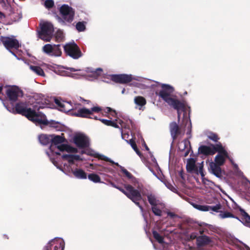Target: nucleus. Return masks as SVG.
<instances>
[{
	"instance_id": "nucleus-1",
	"label": "nucleus",
	"mask_w": 250,
	"mask_h": 250,
	"mask_svg": "<svg viewBox=\"0 0 250 250\" xmlns=\"http://www.w3.org/2000/svg\"><path fill=\"white\" fill-rule=\"evenodd\" d=\"M48 101L41 94H35L27 103H19L15 107L4 106L12 113H19L25 116L30 121L36 124L46 125L47 124L44 114L38 110L45 106Z\"/></svg>"
},
{
	"instance_id": "nucleus-2",
	"label": "nucleus",
	"mask_w": 250,
	"mask_h": 250,
	"mask_svg": "<svg viewBox=\"0 0 250 250\" xmlns=\"http://www.w3.org/2000/svg\"><path fill=\"white\" fill-rule=\"evenodd\" d=\"M55 103L59 107V110L64 112H69L71 115L82 118H88L97 120L96 116H93V113H99L102 110L101 108L98 106H93L90 109L83 107L79 104H72L70 102L55 100Z\"/></svg>"
},
{
	"instance_id": "nucleus-3",
	"label": "nucleus",
	"mask_w": 250,
	"mask_h": 250,
	"mask_svg": "<svg viewBox=\"0 0 250 250\" xmlns=\"http://www.w3.org/2000/svg\"><path fill=\"white\" fill-rule=\"evenodd\" d=\"M103 72L100 68L94 69L87 67L85 69H77L73 67H65L60 66L57 70L59 75L62 76L72 77L74 79L84 78L89 81L97 79Z\"/></svg>"
},
{
	"instance_id": "nucleus-4",
	"label": "nucleus",
	"mask_w": 250,
	"mask_h": 250,
	"mask_svg": "<svg viewBox=\"0 0 250 250\" xmlns=\"http://www.w3.org/2000/svg\"><path fill=\"white\" fill-rule=\"evenodd\" d=\"M161 89L158 95L168 105L176 109L177 112L178 120L180 118V111L186 112V104L183 101H181L173 96L174 88L169 84H159Z\"/></svg>"
},
{
	"instance_id": "nucleus-5",
	"label": "nucleus",
	"mask_w": 250,
	"mask_h": 250,
	"mask_svg": "<svg viewBox=\"0 0 250 250\" xmlns=\"http://www.w3.org/2000/svg\"><path fill=\"white\" fill-rule=\"evenodd\" d=\"M51 144L49 148V150L46 151V154L50 158L52 163L57 166V164L55 160L61 155V152L64 151L68 152H75V148H73L68 146L62 144L64 139L59 135H51Z\"/></svg>"
},
{
	"instance_id": "nucleus-6",
	"label": "nucleus",
	"mask_w": 250,
	"mask_h": 250,
	"mask_svg": "<svg viewBox=\"0 0 250 250\" xmlns=\"http://www.w3.org/2000/svg\"><path fill=\"white\" fill-rule=\"evenodd\" d=\"M62 158L67 161V163H63V167L57 165L56 167L58 168L67 175H69V174L72 173L74 176L78 179L84 180L87 178V173L83 169L80 168L72 169L71 167V165L74 164L75 161H78L81 159L79 155L63 154Z\"/></svg>"
},
{
	"instance_id": "nucleus-7",
	"label": "nucleus",
	"mask_w": 250,
	"mask_h": 250,
	"mask_svg": "<svg viewBox=\"0 0 250 250\" xmlns=\"http://www.w3.org/2000/svg\"><path fill=\"white\" fill-rule=\"evenodd\" d=\"M216 200L213 199L211 200L207 199L206 202L208 204H216L214 206H208V205H201L199 204H193V207L202 211H210L211 214H214V212L219 213L218 217L221 219H225L226 218H236L238 219L236 216L234 215L231 212L228 211L222 210V206L220 203L216 202Z\"/></svg>"
},
{
	"instance_id": "nucleus-8",
	"label": "nucleus",
	"mask_w": 250,
	"mask_h": 250,
	"mask_svg": "<svg viewBox=\"0 0 250 250\" xmlns=\"http://www.w3.org/2000/svg\"><path fill=\"white\" fill-rule=\"evenodd\" d=\"M100 121L104 125L120 128L123 138H125V134L128 135L129 133L132 134V130L135 128L134 123L129 119L124 118L123 120L118 119L115 121L101 119Z\"/></svg>"
},
{
	"instance_id": "nucleus-9",
	"label": "nucleus",
	"mask_w": 250,
	"mask_h": 250,
	"mask_svg": "<svg viewBox=\"0 0 250 250\" xmlns=\"http://www.w3.org/2000/svg\"><path fill=\"white\" fill-rule=\"evenodd\" d=\"M217 152L218 154L214 158L215 162L221 166L225 163L227 159H229L233 166V170L235 174L239 177L243 176V172L239 169L238 165L229 157L227 149L220 143L217 144Z\"/></svg>"
},
{
	"instance_id": "nucleus-10",
	"label": "nucleus",
	"mask_w": 250,
	"mask_h": 250,
	"mask_svg": "<svg viewBox=\"0 0 250 250\" xmlns=\"http://www.w3.org/2000/svg\"><path fill=\"white\" fill-rule=\"evenodd\" d=\"M60 12L62 18L57 16L56 17L58 21L62 25L66 23H70L74 20L75 10L67 4H63L60 8Z\"/></svg>"
},
{
	"instance_id": "nucleus-11",
	"label": "nucleus",
	"mask_w": 250,
	"mask_h": 250,
	"mask_svg": "<svg viewBox=\"0 0 250 250\" xmlns=\"http://www.w3.org/2000/svg\"><path fill=\"white\" fill-rule=\"evenodd\" d=\"M125 188L126 190L119 187L118 189L125 194L128 198L130 199L136 205H137L142 211H143V208L140 205L139 201L142 198L140 191L138 189H134L131 186L125 185Z\"/></svg>"
},
{
	"instance_id": "nucleus-12",
	"label": "nucleus",
	"mask_w": 250,
	"mask_h": 250,
	"mask_svg": "<svg viewBox=\"0 0 250 250\" xmlns=\"http://www.w3.org/2000/svg\"><path fill=\"white\" fill-rule=\"evenodd\" d=\"M230 202L228 201H226V205L227 207L229 209V210H227L228 211H230L232 213V214L235 215L233 212V210H238L239 209L240 211V215L242 216V219L240 220L238 217H237L238 219H237L239 221L243 223L246 225H248L250 223V216L245 211L241 208L234 201V200L229 198ZM223 211H225V210H222ZM236 219V218H235Z\"/></svg>"
},
{
	"instance_id": "nucleus-13",
	"label": "nucleus",
	"mask_w": 250,
	"mask_h": 250,
	"mask_svg": "<svg viewBox=\"0 0 250 250\" xmlns=\"http://www.w3.org/2000/svg\"><path fill=\"white\" fill-rule=\"evenodd\" d=\"M41 30L38 31V37L42 40L49 42L51 40L54 32L53 25L49 22L40 24Z\"/></svg>"
},
{
	"instance_id": "nucleus-14",
	"label": "nucleus",
	"mask_w": 250,
	"mask_h": 250,
	"mask_svg": "<svg viewBox=\"0 0 250 250\" xmlns=\"http://www.w3.org/2000/svg\"><path fill=\"white\" fill-rule=\"evenodd\" d=\"M186 168L188 172L201 175L202 177L204 176L203 172V162L196 163V160L194 158H189L187 160Z\"/></svg>"
},
{
	"instance_id": "nucleus-15",
	"label": "nucleus",
	"mask_w": 250,
	"mask_h": 250,
	"mask_svg": "<svg viewBox=\"0 0 250 250\" xmlns=\"http://www.w3.org/2000/svg\"><path fill=\"white\" fill-rule=\"evenodd\" d=\"M111 79L116 82L121 83H126L131 82L132 80H135L140 82H144V81H149L141 77L136 76L132 77L131 75L119 74L112 75L110 76Z\"/></svg>"
},
{
	"instance_id": "nucleus-16",
	"label": "nucleus",
	"mask_w": 250,
	"mask_h": 250,
	"mask_svg": "<svg viewBox=\"0 0 250 250\" xmlns=\"http://www.w3.org/2000/svg\"><path fill=\"white\" fill-rule=\"evenodd\" d=\"M84 153L87 154L88 155L90 156H93L95 157L98 158L101 160H104L105 161L109 162L112 164H115L117 166L119 167L122 170V171L126 175L127 177H128L129 179L132 178V175L126 170L125 169L124 167L119 165L117 163H115L114 161L111 160L110 158H108L107 157L99 154L95 152V151L91 149H86Z\"/></svg>"
},
{
	"instance_id": "nucleus-17",
	"label": "nucleus",
	"mask_w": 250,
	"mask_h": 250,
	"mask_svg": "<svg viewBox=\"0 0 250 250\" xmlns=\"http://www.w3.org/2000/svg\"><path fill=\"white\" fill-rule=\"evenodd\" d=\"M0 40L5 47L15 56V54L11 50H17L20 46L19 41L15 37L13 36L11 37H1Z\"/></svg>"
},
{
	"instance_id": "nucleus-18",
	"label": "nucleus",
	"mask_w": 250,
	"mask_h": 250,
	"mask_svg": "<svg viewBox=\"0 0 250 250\" xmlns=\"http://www.w3.org/2000/svg\"><path fill=\"white\" fill-rule=\"evenodd\" d=\"M42 51L51 57H59L62 54L60 44H46L42 47Z\"/></svg>"
},
{
	"instance_id": "nucleus-19",
	"label": "nucleus",
	"mask_w": 250,
	"mask_h": 250,
	"mask_svg": "<svg viewBox=\"0 0 250 250\" xmlns=\"http://www.w3.org/2000/svg\"><path fill=\"white\" fill-rule=\"evenodd\" d=\"M63 47L65 53L74 59H77L82 56L80 48L74 42L67 43Z\"/></svg>"
},
{
	"instance_id": "nucleus-20",
	"label": "nucleus",
	"mask_w": 250,
	"mask_h": 250,
	"mask_svg": "<svg viewBox=\"0 0 250 250\" xmlns=\"http://www.w3.org/2000/svg\"><path fill=\"white\" fill-rule=\"evenodd\" d=\"M64 240L61 238H55L50 240L44 248V250H63Z\"/></svg>"
},
{
	"instance_id": "nucleus-21",
	"label": "nucleus",
	"mask_w": 250,
	"mask_h": 250,
	"mask_svg": "<svg viewBox=\"0 0 250 250\" xmlns=\"http://www.w3.org/2000/svg\"><path fill=\"white\" fill-rule=\"evenodd\" d=\"M21 93V90L16 86L8 87L6 91V95L11 102H16Z\"/></svg>"
},
{
	"instance_id": "nucleus-22",
	"label": "nucleus",
	"mask_w": 250,
	"mask_h": 250,
	"mask_svg": "<svg viewBox=\"0 0 250 250\" xmlns=\"http://www.w3.org/2000/svg\"><path fill=\"white\" fill-rule=\"evenodd\" d=\"M74 142L79 147H86L89 145L88 138L83 134H78L74 137Z\"/></svg>"
},
{
	"instance_id": "nucleus-23",
	"label": "nucleus",
	"mask_w": 250,
	"mask_h": 250,
	"mask_svg": "<svg viewBox=\"0 0 250 250\" xmlns=\"http://www.w3.org/2000/svg\"><path fill=\"white\" fill-rule=\"evenodd\" d=\"M217 152V144L210 146H201L198 148V152L204 155H212Z\"/></svg>"
},
{
	"instance_id": "nucleus-24",
	"label": "nucleus",
	"mask_w": 250,
	"mask_h": 250,
	"mask_svg": "<svg viewBox=\"0 0 250 250\" xmlns=\"http://www.w3.org/2000/svg\"><path fill=\"white\" fill-rule=\"evenodd\" d=\"M220 166L216 162H211L209 164V171L216 176L217 177L220 178L222 176V171Z\"/></svg>"
},
{
	"instance_id": "nucleus-25",
	"label": "nucleus",
	"mask_w": 250,
	"mask_h": 250,
	"mask_svg": "<svg viewBox=\"0 0 250 250\" xmlns=\"http://www.w3.org/2000/svg\"><path fill=\"white\" fill-rule=\"evenodd\" d=\"M179 149L183 151L184 157H187L191 149L190 142L188 140H185L180 142L178 145Z\"/></svg>"
},
{
	"instance_id": "nucleus-26",
	"label": "nucleus",
	"mask_w": 250,
	"mask_h": 250,
	"mask_svg": "<svg viewBox=\"0 0 250 250\" xmlns=\"http://www.w3.org/2000/svg\"><path fill=\"white\" fill-rule=\"evenodd\" d=\"M134 102L136 104L135 108L139 110H143L144 107L146 104V100L142 96H136L134 98Z\"/></svg>"
},
{
	"instance_id": "nucleus-27",
	"label": "nucleus",
	"mask_w": 250,
	"mask_h": 250,
	"mask_svg": "<svg viewBox=\"0 0 250 250\" xmlns=\"http://www.w3.org/2000/svg\"><path fill=\"white\" fill-rule=\"evenodd\" d=\"M165 208V204L162 202L151 207L153 213L156 216H161L162 210Z\"/></svg>"
},
{
	"instance_id": "nucleus-28",
	"label": "nucleus",
	"mask_w": 250,
	"mask_h": 250,
	"mask_svg": "<svg viewBox=\"0 0 250 250\" xmlns=\"http://www.w3.org/2000/svg\"><path fill=\"white\" fill-rule=\"evenodd\" d=\"M170 131L171 135L173 139H175L177 136L180 133V130L178 125L175 122H172L170 124Z\"/></svg>"
},
{
	"instance_id": "nucleus-29",
	"label": "nucleus",
	"mask_w": 250,
	"mask_h": 250,
	"mask_svg": "<svg viewBox=\"0 0 250 250\" xmlns=\"http://www.w3.org/2000/svg\"><path fill=\"white\" fill-rule=\"evenodd\" d=\"M29 69L35 74L41 77H45V73L40 66L37 65H30Z\"/></svg>"
},
{
	"instance_id": "nucleus-30",
	"label": "nucleus",
	"mask_w": 250,
	"mask_h": 250,
	"mask_svg": "<svg viewBox=\"0 0 250 250\" xmlns=\"http://www.w3.org/2000/svg\"><path fill=\"white\" fill-rule=\"evenodd\" d=\"M51 135L48 136L45 134H42L39 136V140L40 143L43 145L48 144L51 141Z\"/></svg>"
},
{
	"instance_id": "nucleus-31",
	"label": "nucleus",
	"mask_w": 250,
	"mask_h": 250,
	"mask_svg": "<svg viewBox=\"0 0 250 250\" xmlns=\"http://www.w3.org/2000/svg\"><path fill=\"white\" fill-rule=\"evenodd\" d=\"M147 198L148 202L151 205V207L161 202V201L158 200L156 196L152 194H148Z\"/></svg>"
},
{
	"instance_id": "nucleus-32",
	"label": "nucleus",
	"mask_w": 250,
	"mask_h": 250,
	"mask_svg": "<svg viewBox=\"0 0 250 250\" xmlns=\"http://www.w3.org/2000/svg\"><path fill=\"white\" fill-rule=\"evenodd\" d=\"M209 241V238L206 236H200L197 238V244L199 247L208 244Z\"/></svg>"
},
{
	"instance_id": "nucleus-33",
	"label": "nucleus",
	"mask_w": 250,
	"mask_h": 250,
	"mask_svg": "<svg viewBox=\"0 0 250 250\" xmlns=\"http://www.w3.org/2000/svg\"><path fill=\"white\" fill-rule=\"evenodd\" d=\"M88 179L94 183H101V178L99 175L95 173H91L87 176Z\"/></svg>"
},
{
	"instance_id": "nucleus-34",
	"label": "nucleus",
	"mask_w": 250,
	"mask_h": 250,
	"mask_svg": "<svg viewBox=\"0 0 250 250\" xmlns=\"http://www.w3.org/2000/svg\"><path fill=\"white\" fill-rule=\"evenodd\" d=\"M153 235L156 240H157L160 244H162L164 246V248L165 247V245H167V244H164L163 238L156 231H153Z\"/></svg>"
},
{
	"instance_id": "nucleus-35",
	"label": "nucleus",
	"mask_w": 250,
	"mask_h": 250,
	"mask_svg": "<svg viewBox=\"0 0 250 250\" xmlns=\"http://www.w3.org/2000/svg\"><path fill=\"white\" fill-rule=\"evenodd\" d=\"M76 28L79 32H83L85 29V25L84 22L79 21L76 23Z\"/></svg>"
},
{
	"instance_id": "nucleus-36",
	"label": "nucleus",
	"mask_w": 250,
	"mask_h": 250,
	"mask_svg": "<svg viewBox=\"0 0 250 250\" xmlns=\"http://www.w3.org/2000/svg\"><path fill=\"white\" fill-rule=\"evenodd\" d=\"M207 136L208 139L210 140H211L212 141L216 142L219 140V137H218L217 135L214 133L213 132H209Z\"/></svg>"
},
{
	"instance_id": "nucleus-37",
	"label": "nucleus",
	"mask_w": 250,
	"mask_h": 250,
	"mask_svg": "<svg viewBox=\"0 0 250 250\" xmlns=\"http://www.w3.org/2000/svg\"><path fill=\"white\" fill-rule=\"evenodd\" d=\"M165 185L167 187V188H168L169 190H170L171 191H172V192H173L174 193H176L178 194L180 196V194L178 193L176 188L173 185H172L171 183H168V182H166V183H165Z\"/></svg>"
},
{
	"instance_id": "nucleus-38",
	"label": "nucleus",
	"mask_w": 250,
	"mask_h": 250,
	"mask_svg": "<svg viewBox=\"0 0 250 250\" xmlns=\"http://www.w3.org/2000/svg\"><path fill=\"white\" fill-rule=\"evenodd\" d=\"M129 144H130V145H131V147H132V148L136 152V153L138 155L140 156L141 155V153L139 151V149L137 148V146H136L135 143L133 140H132L131 139H130L129 140Z\"/></svg>"
},
{
	"instance_id": "nucleus-39",
	"label": "nucleus",
	"mask_w": 250,
	"mask_h": 250,
	"mask_svg": "<svg viewBox=\"0 0 250 250\" xmlns=\"http://www.w3.org/2000/svg\"><path fill=\"white\" fill-rule=\"evenodd\" d=\"M54 4V3L53 0H46L44 2V6L47 8H52Z\"/></svg>"
},
{
	"instance_id": "nucleus-40",
	"label": "nucleus",
	"mask_w": 250,
	"mask_h": 250,
	"mask_svg": "<svg viewBox=\"0 0 250 250\" xmlns=\"http://www.w3.org/2000/svg\"><path fill=\"white\" fill-rule=\"evenodd\" d=\"M184 122L186 123V125L188 128L190 129L191 126V123L190 121L188 118L185 116V114H184Z\"/></svg>"
},
{
	"instance_id": "nucleus-41",
	"label": "nucleus",
	"mask_w": 250,
	"mask_h": 250,
	"mask_svg": "<svg viewBox=\"0 0 250 250\" xmlns=\"http://www.w3.org/2000/svg\"><path fill=\"white\" fill-rule=\"evenodd\" d=\"M106 110L107 112H109L111 115L112 116H115L117 114L115 110H113L110 107H106Z\"/></svg>"
},
{
	"instance_id": "nucleus-42",
	"label": "nucleus",
	"mask_w": 250,
	"mask_h": 250,
	"mask_svg": "<svg viewBox=\"0 0 250 250\" xmlns=\"http://www.w3.org/2000/svg\"><path fill=\"white\" fill-rule=\"evenodd\" d=\"M151 161L152 162V165L153 167L157 168L158 167V165L157 163L156 160L153 157H151Z\"/></svg>"
},
{
	"instance_id": "nucleus-43",
	"label": "nucleus",
	"mask_w": 250,
	"mask_h": 250,
	"mask_svg": "<svg viewBox=\"0 0 250 250\" xmlns=\"http://www.w3.org/2000/svg\"><path fill=\"white\" fill-rule=\"evenodd\" d=\"M167 214V215L171 218H174L175 217H177V215L173 212H168Z\"/></svg>"
},
{
	"instance_id": "nucleus-44",
	"label": "nucleus",
	"mask_w": 250,
	"mask_h": 250,
	"mask_svg": "<svg viewBox=\"0 0 250 250\" xmlns=\"http://www.w3.org/2000/svg\"><path fill=\"white\" fill-rule=\"evenodd\" d=\"M5 18V15L0 11V22H2Z\"/></svg>"
},
{
	"instance_id": "nucleus-45",
	"label": "nucleus",
	"mask_w": 250,
	"mask_h": 250,
	"mask_svg": "<svg viewBox=\"0 0 250 250\" xmlns=\"http://www.w3.org/2000/svg\"><path fill=\"white\" fill-rule=\"evenodd\" d=\"M63 36L62 33L61 32H59L58 33V35L57 36V38L58 40H62L63 39Z\"/></svg>"
},
{
	"instance_id": "nucleus-46",
	"label": "nucleus",
	"mask_w": 250,
	"mask_h": 250,
	"mask_svg": "<svg viewBox=\"0 0 250 250\" xmlns=\"http://www.w3.org/2000/svg\"><path fill=\"white\" fill-rule=\"evenodd\" d=\"M110 185L112 187L116 188H119V187L117 186L115 184H114L113 183H110Z\"/></svg>"
},
{
	"instance_id": "nucleus-47",
	"label": "nucleus",
	"mask_w": 250,
	"mask_h": 250,
	"mask_svg": "<svg viewBox=\"0 0 250 250\" xmlns=\"http://www.w3.org/2000/svg\"><path fill=\"white\" fill-rule=\"evenodd\" d=\"M125 88H124V89L122 90V93L123 94H124V93H125Z\"/></svg>"
},
{
	"instance_id": "nucleus-48",
	"label": "nucleus",
	"mask_w": 250,
	"mask_h": 250,
	"mask_svg": "<svg viewBox=\"0 0 250 250\" xmlns=\"http://www.w3.org/2000/svg\"><path fill=\"white\" fill-rule=\"evenodd\" d=\"M2 90V86H0V93L1 92Z\"/></svg>"
},
{
	"instance_id": "nucleus-49",
	"label": "nucleus",
	"mask_w": 250,
	"mask_h": 250,
	"mask_svg": "<svg viewBox=\"0 0 250 250\" xmlns=\"http://www.w3.org/2000/svg\"><path fill=\"white\" fill-rule=\"evenodd\" d=\"M145 147H146V149L148 150L149 149H148V147L147 146L146 144L145 145Z\"/></svg>"
},
{
	"instance_id": "nucleus-50",
	"label": "nucleus",
	"mask_w": 250,
	"mask_h": 250,
	"mask_svg": "<svg viewBox=\"0 0 250 250\" xmlns=\"http://www.w3.org/2000/svg\"><path fill=\"white\" fill-rule=\"evenodd\" d=\"M150 170L153 172L154 175H156L155 173L150 168Z\"/></svg>"
},
{
	"instance_id": "nucleus-51",
	"label": "nucleus",
	"mask_w": 250,
	"mask_h": 250,
	"mask_svg": "<svg viewBox=\"0 0 250 250\" xmlns=\"http://www.w3.org/2000/svg\"><path fill=\"white\" fill-rule=\"evenodd\" d=\"M15 57H16V58H17L18 60H19V58L18 57H17L16 55H15Z\"/></svg>"
},
{
	"instance_id": "nucleus-52",
	"label": "nucleus",
	"mask_w": 250,
	"mask_h": 250,
	"mask_svg": "<svg viewBox=\"0 0 250 250\" xmlns=\"http://www.w3.org/2000/svg\"><path fill=\"white\" fill-rule=\"evenodd\" d=\"M15 57H16V58H17L18 60H19V58L18 57H17L16 55H15Z\"/></svg>"
},
{
	"instance_id": "nucleus-53",
	"label": "nucleus",
	"mask_w": 250,
	"mask_h": 250,
	"mask_svg": "<svg viewBox=\"0 0 250 250\" xmlns=\"http://www.w3.org/2000/svg\"><path fill=\"white\" fill-rule=\"evenodd\" d=\"M15 57H16V58H17L18 60H19V58L18 57H17L16 55H15Z\"/></svg>"
},
{
	"instance_id": "nucleus-54",
	"label": "nucleus",
	"mask_w": 250,
	"mask_h": 250,
	"mask_svg": "<svg viewBox=\"0 0 250 250\" xmlns=\"http://www.w3.org/2000/svg\"><path fill=\"white\" fill-rule=\"evenodd\" d=\"M15 57H16V58H17L18 60H19V58L18 57H17L16 55H15Z\"/></svg>"
},
{
	"instance_id": "nucleus-55",
	"label": "nucleus",
	"mask_w": 250,
	"mask_h": 250,
	"mask_svg": "<svg viewBox=\"0 0 250 250\" xmlns=\"http://www.w3.org/2000/svg\"><path fill=\"white\" fill-rule=\"evenodd\" d=\"M139 189H140V187L139 186L138 188Z\"/></svg>"
},
{
	"instance_id": "nucleus-56",
	"label": "nucleus",
	"mask_w": 250,
	"mask_h": 250,
	"mask_svg": "<svg viewBox=\"0 0 250 250\" xmlns=\"http://www.w3.org/2000/svg\"><path fill=\"white\" fill-rule=\"evenodd\" d=\"M248 225H249L250 226V223Z\"/></svg>"
},
{
	"instance_id": "nucleus-57",
	"label": "nucleus",
	"mask_w": 250,
	"mask_h": 250,
	"mask_svg": "<svg viewBox=\"0 0 250 250\" xmlns=\"http://www.w3.org/2000/svg\"><path fill=\"white\" fill-rule=\"evenodd\" d=\"M190 250H194L193 249H191Z\"/></svg>"
}]
</instances>
